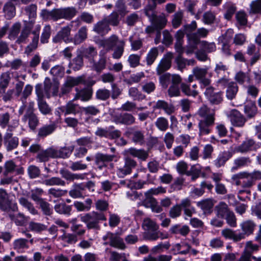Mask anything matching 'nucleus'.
<instances>
[{
  "label": "nucleus",
  "instance_id": "nucleus-1",
  "mask_svg": "<svg viewBox=\"0 0 261 261\" xmlns=\"http://www.w3.org/2000/svg\"><path fill=\"white\" fill-rule=\"evenodd\" d=\"M24 25L23 27L19 36L16 40V43L20 44L22 43L26 44L28 42L29 37L31 34H32L33 37L32 41L25 47L24 53L28 55L34 51L38 47L39 38V31L41 28L40 25L36 26L35 30L32 31L34 25V21L32 20L25 21Z\"/></svg>",
  "mask_w": 261,
  "mask_h": 261
},
{
  "label": "nucleus",
  "instance_id": "nucleus-2",
  "mask_svg": "<svg viewBox=\"0 0 261 261\" xmlns=\"http://www.w3.org/2000/svg\"><path fill=\"white\" fill-rule=\"evenodd\" d=\"M200 118L198 123V135L200 137L208 135L215 124L216 113L214 110L211 109L205 105H203L197 111Z\"/></svg>",
  "mask_w": 261,
  "mask_h": 261
},
{
  "label": "nucleus",
  "instance_id": "nucleus-3",
  "mask_svg": "<svg viewBox=\"0 0 261 261\" xmlns=\"http://www.w3.org/2000/svg\"><path fill=\"white\" fill-rule=\"evenodd\" d=\"M77 13L75 8L69 7L54 9L51 11L43 9L40 15L43 19L57 21L61 19L70 20L76 15Z\"/></svg>",
  "mask_w": 261,
  "mask_h": 261
},
{
  "label": "nucleus",
  "instance_id": "nucleus-4",
  "mask_svg": "<svg viewBox=\"0 0 261 261\" xmlns=\"http://www.w3.org/2000/svg\"><path fill=\"white\" fill-rule=\"evenodd\" d=\"M100 45L106 48L108 51L114 50L112 55V58L114 59H119L124 51L125 42L124 40L120 39L117 35L113 34L102 40Z\"/></svg>",
  "mask_w": 261,
  "mask_h": 261
},
{
  "label": "nucleus",
  "instance_id": "nucleus-5",
  "mask_svg": "<svg viewBox=\"0 0 261 261\" xmlns=\"http://www.w3.org/2000/svg\"><path fill=\"white\" fill-rule=\"evenodd\" d=\"M32 90L33 87L31 85L28 84L25 86L22 96L20 97V100L22 102V105L19 109V115H22L24 112V115L35 113V102L33 101H30L28 103L26 102V100L31 94Z\"/></svg>",
  "mask_w": 261,
  "mask_h": 261
},
{
  "label": "nucleus",
  "instance_id": "nucleus-6",
  "mask_svg": "<svg viewBox=\"0 0 261 261\" xmlns=\"http://www.w3.org/2000/svg\"><path fill=\"white\" fill-rule=\"evenodd\" d=\"M124 135L130 137L132 141L136 144L142 146L146 144V140L145 132L143 130L135 127H129L125 131Z\"/></svg>",
  "mask_w": 261,
  "mask_h": 261
},
{
  "label": "nucleus",
  "instance_id": "nucleus-7",
  "mask_svg": "<svg viewBox=\"0 0 261 261\" xmlns=\"http://www.w3.org/2000/svg\"><path fill=\"white\" fill-rule=\"evenodd\" d=\"M114 126H110L108 128L98 127L95 132L96 136L100 138H105L115 140L120 138L121 132L120 130L114 129Z\"/></svg>",
  "mask_w": 261,
  "mask_h": 261
},
{
  "label": "nucleus",
  "instance_id": "nucleus-8",
  "mask_svg": "<svg viewBox=\"0 0 261 261\" xmlns=\"http://www.w3.org/2000/svg\"><path fill=\"white\" fill-rule=\"evenodd\" d=\"M102 239L105 241V245L109 244L112 247L121 250H124L126 247L123 239L116 234L109 232Z\"/></svg>",
  "mask_w": 261,
  "mask_h": 261
},
{
  "label": "nucleus",
  "instance_id": "nucleus-9",
  "mask_svg": "<svg viewBox=\"0 0 261 261\" xmlns=\"http://www.w3.org/2000/svg\"><path fill=\"white\" fill-rule=\"evenodd\" d=\"M113 121L116 124L130 126L136 123V118L130 113H121L112 116Z\"/></svg>",
  "mask_w": 261,
  "mask_h": 261
},
{
  "label": "nucleus",
  "instance_id": "nucleus-10",
  "mask_svg": "<svg viewBox=\"0 0 261 261\" xmlns=\"http://www.w3.org/2000/svg\"><path fill=\"white\" fill-rule=\"evenodd\" d=\"M173 58V54L171 52H168L164 55L163 58L160 61L156 68L158 75L165 73L166 71L171 68Z\"/></svg>",
  "mask_w": 261,
  "mask_h": 261
},
{
  "label": "nucleus",
  "instance_id": "nucleus-11",
  "mask_svg": "<svg viewBox=\"0 0 261 261\" xmlns=\"http://www.w3.org/2000/svg\"><path fill=\"white\" fill-rule=\"evenodd\" d=\"M81 84H85L83 76H78L76 77L68 76L61 88V95H63L68 93L72 87Z\"/></svg>",
  "mask_w": 261,
  "mask_h": 261
},
{
  "label": "nucleus",
  "instance_id": "nucleus-12",
  "mask_svg": "<svg viewBox=\"0 0 261 261\" xmlns=\"http://www.w3.org/2000/svg\"><path fill=\"white\" fill-rule=\"evenodd\" d=\"M0 209L3 211H17V204L9 200L8 194L3 189H0Z\"/></svg>",
  "mask_w": 261,
  "mask_h": 261
},
{
  "label": "nucleus",
  "instance_id": "nucleus-13",
  "mask_svg": "<svg viewBox=\"0 0 261 261\" xmlns=\"http://www.w3.org/2000/svg\"><path fill=\"white\" fill-rule=\"evenodd\" d=\"M100 58L98 60L95 58L90 59L89 62V67L91 69L100 74L106 68L107 65V58L104 55H99Z\"/></svg>",
  "mask_w": 261,
  "mask_h": 261
},
{
  "label": "nucleus",
  "instance_id": "nucleus-14",
  "mask_svg": "<svg viewBox=\"0 0 261 261\" xmlns=\"http://www.w3.org/2000/svg\"><path fill=\"white\" fill-rule=\"evenodd\" d=\"M214 89L212 87H207L204 92V94L208 100L212 105H219L223 100L222 92H214Z\"/></svg>",
  "mask_w": 261,
  "mask_h": 261
},
{
  "label": "nucleus",
  "instance_id": "nucleus-15",
  "mask_svg": "<svg viewBox=\"0 0 261 261\" xmlns=\"http://www.w3.org/2000/svg\"><path fill=\"white\" fill-rule=\"evenodd\" d=\"M137 166V162L135 160L129 156L124 158V165L118 169L117 174L120 177H123L130 174L133 168Z\"/></svg>",
  "mask_w": 261,
  "mask_h": 261
},
{
  "label": "nucleus",
  "instance_id": "nucleus-16",
  "mask_svg": "<svg viewBox=\"0 0 261 261\" xmlns=\"http://www.w3.org/2000/svg\"><path fill=\"white\" fill-rule=\"evenodd\" d=\"M151 15H146L150 19L152 24L156 28V30H161L166 25L167 23V19L164 14L159 16L156 15L155 10H151Z\"/></svg>",
  "mask_w": 261,
  "mask_h": 261
},
{
  "label": "nucleus",
  "instance_id": "nucleus-17",
  "mask_svg": "<svg viewBox=\"0 0 261 261\" xmlns=\"http://www.w3.org/2000/svg\"><path fill=\"white\" fill-rule=\"evenodd\" d=\"M4 171L3 175L15 173L16 175L23 174L24 169L22 167L18 166L13 160L6 162L4 166Z\"/></svg>",
  "mask_w": 261,
  "mask_h": 261
},
{
  "label": "nucleus",
  "instance_id": "nucleus-18",
  "mask_svg": "<svg viewBox=\"0 0 261 261\" xmlns=\"http://www.w3.org/2000/svg\"><path fill=\"white\" fill-rule=\"evenodd\" d=\"M228 117L232 125L236 127H243L246 122L245 117L236 109L230 111Z\"/></svg>",
  "mask_w": 261,
  "mask_h": 261
},
{
  "label": "nucleus",
  "instance_id": "nucleus-19",
  "mask_svg": "<svg viewBox=\"0 0 261 261\" xmlns=\"http://www.w3.org/2000/svg\"><path fill=\"white\" fill-rule=\"evenodd\" d=\"M193 74L195 78L200 81L204 87L207 86L211 84V80L208 79L206 78V75L208 73L207 68H200L199 67H196L193 69Z\"/></svg>",
  "mask_w": 261,
  "mask_h": 261
},
{
  "label": "nucleus",
  "instance_id": "nucleus-20",
  "mask_svg": "<svg viewBox=\"0 0 261 261\" xmlns=\"http://www.w3.org/2000/svg\"><path fill=\"white\" fill-rule=\"evenodd\" d=\"M19 144V139L17 137H14L10 132H7L4 137V144L6 150L10 151L16 148Z\"/></svg>",
  "mask_w": 261,
  "mask_h": 261
},
{
  "label": "nucleus",
  "instance_id": "nucleus-21",
  "mask_svg": "<svg viewBox=\"0 0 261 261\" xmlns=\"http://www.w3.org/2000/svg\"><path fill=\"white\" fill-rule=\"evenodd\" d=\"M246 176V180H243L244 187H252L255 185L256 180H261V171L254 170L253 172H248L244 171Z\"/></svg>",
  "mask_w": 261,
  "mask_h": 261
},
{
  "label": "nucleus",
  "instance_id": "nucleus-22",
  "mask_svg": "<svg viewBox=\"0 0 261 261\" xmlns=\"http://www.w3.org/2000/svg\"><path fill=\"white\" fill-rule=\"evenodd\" d=\"M115 157L114 155L97 153L95 156V163L99 169H102L103 167H106L107 164L112 162Z\"/></svg>",
  "mask_w": 261,
  "mask_h": 261
},
{
  "label": "nucleus",
  "instance_id": "nucleus-23",
  "mask_svg": "<svg viewBox=\"0 0 261 261\" xmlns=\"http://www.w3.org/2000/svg\"><path fill=\"white\" fill-rule=\"evenodd\" d=\"M160 75L159 83L164 89H167L170 84L171 85L180 76L179 74L170 73H165Z\"/></svg>",
  "mask_w": 261,
  "mask_h": 261
},
{
  "label": "nucleus",
  "instance_id": "nucleus-24",
  "mask_svg": "<svg viewBox=\"0 0 261 261\" xmlns=\"http://www.w3.org/2000/svg\"><path fill=\"white\" fill-rule=\"evenodd\" d=\"M208 33L209 31L204 28L197 29L196 32L194 33V34L196 35L197 40L195 41H192V45L189 48L187 49L186 53L187 54L193 53L194 50L197 48V44L201 42L200 40V38L206 37L207 36Z\"/></svg>",
  "mask_w": 261,
  "mask_h": 261
},
{
  "label": "nucleus",
  "instance_id": "nucleus-25",
  "mask_svg": "<svg viewBox=\"0 0 261 261\" xmlns=\"http://www.w3.org/2000/svg\"><path fill=\"white\" fill-rule=\"evenodd\" d=\"M194 208L191 206L190 200L188 199H185L181 200L180 203L174 205L170 210V212H192Z\"/></svg>",
  "mask_w": 261,
  "mask_h": 261
},
{
  "label": "nucleus",
  "instance_id": "nucleus-26",
  "mask_svg": "<svg viewBox=\"0 0 261 261\" xmlns=\"http://www.w3.org/2000/svg\"><path fill=\"white\" fill-rule=\"evenodd\" d=\"M55 152L54 147H53L48 148L45 150L42 149L37 153L36 158L39 162H46L49 161L50 158H56Z\"/></svg>",
  "mask_w": 261,
  "mask_h": 261
},
{
  "label": "nucleus",
  "instance_id": "nucleus-27",
  "mask_svg": "<svg viewBox=\"0 0 261 261\" xmlns=\"http://www.w3.org/2000/svg\"><path fill=\"white\" fill-rule=\"evenodd\" d=\"M76 93L73 98V100L80 99L83 101L90 100L92 96L93 90L91 88H86L81 90L75 89Z\"/></svg>",
  "mask_w": 261,
  "mask_h": 261
},
{
  "label": "nucleus",
  "instance_id": "nucleus-28",
  "mask_svg": "<svg viewBox=\"0 0 261 261\" xmlns=\"http://www.w3.org/2000/svg\"><path fill=\"white\" fill-rule=\"evenodd\" d=\"M110 30V25L104 18L95 24L93 29V31L101 36L105 35Z\"/></svg>",
  "mask_w": 261,
  "mask_h": 261
},
{
  "label": "nucleus",
  "instance_id": "nucleus-29",
  "mask_svg": "<svg viewBox=\"0 0 261 261\" xmlns=\"http://www.w3.org/2000/svg\"><path fill=\"white\" fill-rule=\"evenodd\" d=\"M154 108L164 110L168 115H171L175 112V108L173 104L169 103L163 100H158L154 106Z\"/></svg>",
  "mask_w": 261,
  "mask_h": 261
},
{
  "label": "nucleus",
  "instance_id": "nucleus-30",
  "mask_svg": "<svg viewBox=\"0 0 261 261\" xmlns=\"http://www.w3.org/2000/svg\"><path fill=\"white\" fill-rule=\"evenodd\" d=\"M126 154L130 155L133 157L137 158L142 161H145L149 156L148 151L143 149H137L131 147L125 150Z\"/></svg>",
  "mask_w": 261,
  "mask_h": 261
},
{
  "label": "nucleus",
  "instance_id": "nucleus-31",
  "mask_svg": "<svg viewBox=\"0 0 261 261\" xmlns=\"http://www.w3.org/2000/svg\"><path fill=\"white\" fill-rule=\"evenodd\" d=\"M145 198L142 202V205L147 208H151L152 211L158 212L161 210L159 207V204L156 199L153 197H151L146 193L144 194Z\"/></svg>",
  "mask_w": 261,
  "mask_h": 261
},
{
  "label": "nucleus",
  "instance_id": "nucleus-32",
  "mask_svg": "<svg viewBox=\"0 0 261 261\" xmlns=\"http://www.w3.org/2000/svg\"><path fill=\"white\" fill-rule=\"evenodd\" d=\"M196 28L197 23L194 20L192 21L190 24L184 25L182 28L185 31L188 39L191 43L192 41H195L197 40L196 35L193 33Z\"/></svg>",
  "mask_w": 261,
  "mask_h": 261
},
{
  "label": "nucleus",
  "instance_id": "nucleus-33",
  "mask_svg": "<svg viewBox=\"0 0 261 261\" xmlns=\"http://www.w3.org/2000/svg\"><path fill=\"white\" fill-rule=\"evenodd\" d=\"M255 141L251 139H247L237 147L236 151L241 153H245L252 150L255 148Z\"/></svg>",
  "mask_w": 261,
  "mask_h": 261
},
{
  "label": "nucleus",
  "instance_id": "nucleus-34",
  "mask_svg": "<svg viewBox=\"0 0 261 261\" xmlns=\"http://www.w3.org/2000/svg\"><path fill=\"white\" fill-rule=\"evenodd\" d=\"M182 82V78L180 76L168 87L167 93L170 97L179 96L180 95L179 85Z\"/></svg>",
  "mask_w": 261,
  "mask_h": 261
},
{
  "label": "nucleus",
  "instance_id": "nucleus-35",
  "mask_svg": "<svg viewBox=\"0 0 261 261\" xmlns=\"http://www.w3.org/2000/svg\"><path fill=\"white\" fill-rule=\"evenodd\" d=\"M221 234L226 239L232 240L234 242H239L245 239L244 233H237L235 231L229 228L223 229Z\"/></svg>",
  "mask_w": 261,
  "mask_h": 261
},
{
  "label": "nucleus",
  "instance_id": "nucleus-36",
  "mask_svg": "<svg viewBox=\"0 0 261 261\" xmlns=\"http://www.w3.org/2000/svg\"><path fill=\"white\" fill-rule=\"evenodd\" d=\"M22 121L24 122H28V125L30 128L34 130L39 123V120L35 113L23 115L22 118Z\"/></svg>",
  "mask_w": 261,
  "mask_h": 261
},
{
  "label": "nucleus",
  "instance_id": "nucleus-37",
  "mask_svg": "<svg viewBox=\"0 0 261 261\" xmlns=\"http://www.w3.org/2000/svg\"><path fill=\"white\" fill-rule=\"evenodd\" d=\"M69 195L74 198H81L86 195L85 187L83 184H74L69 192Z\"/></svg>",
  "mask_w": 261,
  "mask_h": 261
},
{
  "label": "nucleus",
  "instance_id": "nucleus-38",
  "mask_svg": "<svg viewBox=\"0 0 261 261\" xmlns=\"http://www.w3.org/2000/svg\"><path fill=\"white\" fill-rule=\"evenodd\" d=\"M88 36L87 28L86 27L81 28L77 33L72 38V42L75 45H79L83 43Z\"/></svg>",
  "mask_w": 261,
  "mask_h": 261
},
{
  "label": "nucleus",
  "instance_id": "nucleus-39",
  "mask_svg": "<svg viewBox=\"0 0 261 261\" xmlns=\"http://www.w3.org/2000/svg\"><path fill=\"white\" fill-rule=\"evenodd\" d=\"M56 128L57 125L55 123L43 125L38 129L37 136L39 138H44L48 135L51 134Z\"/></svg>",
  "mask_w": 261,
  "mask_h": 261
},
{
  "label": "nucleus",
  "instance_id": "nucleus-40",
  "mask_svg": "<svg viewBox=\"0 0 261 261\" xmlns=\"http://www.w3.org/2000/svg\"><path fill=\"white\" fill-rule=\"evenodd\" d=\"M58 88L56 85H53L48 78H46L44 82V91L45 97L49 98L51 94L56 95L58 92Z\"/></svg>",
  "mask_w": 261,
  "mask_h": 261
},
{
  "label": "nucleus",
  "instance_id": "nucleus-41",
  "mask_svg": "<svg viewBox=\"0 0 261 261\" xmlns=\"http://www.w3.org/2000/svg\"><path fill=\"white\" fill-rule=\"evenodd\" d=\"M73 101V99L69 101L66 106L64 107L63 112H65V115H75L82 112V107H81L78 104L74 103Z\"/></svg>",
  "mask_w": 261,
  "mask_h": 261
},
{
  "label": "nucleus",
  "instance_id": "nucleus-42",
  "mask_svg": "<svg viewBox=\"0 0 261 261\" xmlns=\"http://www.w3.org/2000/svg\"><path fill=\"white\" fill-rule=\"evenodd\" d=\"M169 232L174 234H179L182 236H186L190 232V228L186 225L175 224L170 228Z\"/></svg>",
  "mask_w": 261,
  "mask_h": 261
},
{
  "label": "nucleus",
  "instance_id": "nucleus-43",
  "mask_svg": "<svg viewBox=\"0 0 261 261\" xmlns=\"http://www.w3.org/2000/svg\"><path fill=\"white\" fill-rule=\"evenodd\" d=\"M175 62L177 66V68L180 71H182L187 65H194L195 61L194 59L188 60L184 58L181 55H178L175 58Z\"/></svg>",
  "mask_w": 261,
  "mask_h": 261
},
{
  "label": "nucleus",
  "instance_id": "nucleus-44",
  "mask_svg": "<svg viewBox=\"0 0 261 261\" xmlns=\"http://www.w3.org/2000/svg\"><path fill=\"white\" fill-rule=\"evenodd\" d=\"M239 91V87L237 84L234 82L228 83L226 91V96L227 99L232 100L236 98Z\"/></svg>",
  "mask_w": 261,
  "mask_h": 261
},
{
  "label": "nucleus",
  "instance_id": "nucleus-45",
  "mask_svg": "<svg viewBox=\"0 0 261 261\" xmlns=\"http://www.w3.org/2000/svg\"><path fill=\"white\" fill-rule=\"evenodd\" d=\"M251 163V160L249 157H240L234 160V165L231 170L234 172L239 168L248 166Z\"/></svg>",
  "mask_w": 261,
  "mask_h": 261
},
{
  "label": "nucleus",
  "instance_id": "nucleus-46",
  "mask_svg": "<svg viewBox=\"0 0 261 261\" xmlns=\"http://www.w3.org/2000/svg\"><path fill=\"white\" fill-rule=\"evenodd\" d=\"M168 238V234L167 233L162 232L159 229L153 232H146L144 234V238L150 241H156L159 238L163 240Z\"/></svg>",
  "mask_w": 261,
  "mask_h": 261
},
{
  "label": "nucleus",
  "instance_id": "nucleus-47",
  "mask_svg": "<svg viewBox=\"0 0 261 261\" xmlns=\"http://www.w3.org/2000/svg\"><path fill=\"white\" fill-rule=\"evenodd\" d=\"M60 173L63 178L70 182L73 181L75 179L77 180L84 178L82 174L73 173L65 169H61L60 170Z\"/></svg>",
  "mask_w": 261,
  "mask_h": 261
},
{
  "label": "nucleus",
  "instance_id": "nucleus-48",
  "mask_svg": "<svg viewBox=\"0 0 261 261\" xmlns=\"http://www.w3.org/2000/svg\"><path fill=\"white\" fill-rule=\"evenodd\" d=\"M74 146L72 145L68 147H64L59 150L54 148L56 158H68L74 150Z\"/></svg>",
  "mask_w": 261,
  "mask_h": 261
},
{
  "label": "nucleus",
  "instance_id": "nucleus-49",
  "mask_svg": "<svg viewBox=\"0 0 261 261\" xmlns=\"http://www.w3.org/2000/svg\"><path fill=\"white\" fill-rule=\"evenodd\" d=\"M232 154L229 151H223L220 153L214 161L215 165L219 168L224 166L226 162L231 157Z\"/></svg>",
  "mask_w": 261,
  "mask_h": 261
},
{
  "label": "nucleus",
  "instance_id": "nucleus-50",
  "mask_svg": "<svg viewBox=\"0 0 261 261\" xmlns=\"http://www.w3.org/2000/svg\"><path fill=\"white\" fill-rule=\"evenodd\" d=\"M3 11L5 17L7 19H11L16 14L15 6L11 2H8L4 5Z\"/></svg>",
  "mask_w": 261,
  "mask_h": 261
},
{
  "label": "nucleus",
  "instance_id": "nucleus-51",
  "mask_svg": "<svg viewBox=\"0 0 261 261\" xmlns=\"http://www.w3.org/2000/svg\"><path fill=\"white\" fill-rule=\"evenodd\" d=\"M142 227L145 230L152 231V232L158 230L159 228V225L156 222L149 218H146L144 219L142 223Z\"/></svg>",
  "mask_w": 261,
  "mask_h": 261
},
{
  "label": "nucleus",
  "instance_id": "nucleus-52",
  "mask_svg": "<svg viewBox=\"0 0 261 261\" xmlns=\"http://www.w3.org/2000/svg\"><path fill=\"white\" fill-rule=\"evenodd\" d=\"M21 24L20 22H16L13 23L9 30L8 38L11 40L17 39L19 36L18 34L21 32Z\"/></svg>",
  "mask_w": 261,
  "mask_h": 261
},
{
  "label": "nucleus",
  "instance_id": "nucleus-53",
  "mask_svg": "<svg viewBox=\"0 0 261 261\" xmlns=\"http://www.w3.org/2000/svg\"><path fill=\"white\" fill-rule=\"evenodd\" d=\"M236 25L239 29L245 27L248 23L247 16L244 11H239L236 14Z\"/></svg>",
  "mask_w": 261,
  "mask_h": 261
},
{
  "label": "nucleus",
  "instance_id": "nucleus-54",
  "mask_svg": "<svg viewBox=\"0 0 261 261\" xmlns=\"http://www.w3.org/2000/svg\"><path fill=\"white\" fill-rule=\"evenodd\" d=\"M115 8L116 10L114 11L118 12L120 17H124L128 13L125 0L117 1L115 5Z\"/></svg>",
  "mask_w": 261,
  "mask_h": 261
},
{
  "label": "nucleus",
  "instance_id": "nucleus-55",
  "mask_svg": "<svg viewBox=\"0 0 261 261\" xmlns=\"http://www.w3.org/2000/svg\"><path fill=\"white\" fill-rule=\"evenodd\" d=\"M121 18L118 12L114 11L109 16L104 17L109 25H111L113 27H117L119 24Z\"/></svg>",
  "mask_w": 261,
  "mask_h": 261
},
{
  "label": "nucleus",
  "instance_id": "nucleus-56",
  "mask_svg": "<svg viewBox=\"0 0 261 261\" xmlns=\"http://www.w3.org/2000/svg\"><path fill=\"white\" fill-rule=\"evenodd\" d=\"M248 13L250 15H260L261 0L252 1L249 5Z\"/></svg>",
  "mask_w": 261,
  "mask_h": 261
},
{
  "label": "nucleus",
  "instance_id": "nucleus-57",
  "mask_svg": "<svg viewBox=\"0 0 261 261\" xmlns=\"http://www.w3.org/2000/svg\"><path fill=\"white\" fill-rule=\"evenodd\" d=\"M12 74V73L10 71L3 72L1 74L0 76V89L5 91L10 83Z\"/></svg>",
  "mask_w": 261,
  "mask_h": 261
},
{
  "label": "nucleus",
  "instance_id": "nucleus-58",
  "mask_svg": "<svg viewBox=\"0 0 261 261\" xmlns=\"http://www.w3.org/2000/svg\"><path fill=\"white\" fill-rule=\"evenodd\" d=\"M72 28V25H67L62 28L58 32L59 35L63 39V40L66 43L72 42V38H70V32Z\"/></svg>",
  "mask_w": 261,
  "mask_h": 261
},
{
  "label": "nucleus",
  "instance_id": "nucleus-59",
  "mask_svg": "<svg viewBox=\"0 0 261 261\" xmlns=\"http://www.w3.org/2000/svg\"><path fill=\"white\" fill-rule=\"evenodd\" d=\"M84 57L88 59V62L90 59H94L97 55V51L96 47L93 46H89L87 48H85L81 52Z\"/></svg>",
  "mask_w": 261,
  "mask_h": 261
},
{
  "label": "nucleus",
  "instance_id": "nucleus-60",
  "mask_svg": "<svg viewBox=\"0 0 261 261\" xmlns=\"http://www.w3.org/2000/svg\"><path fill=\"white\" fill-rule=\"evenodd\" d=\"M159 53V51L156 47H152L149 50L146 57V64L148 66H151L154 63Z\"/></svg>",
  "mask_w": 261,
  "mask_h": 261
},
{
  "label": "nucleus",
  "instance_id": "nucleus-61",
  "mask_svg": "<svg viewBox=\"0 0 261 261\" xmlns=\"http://www.w3.org/2000/svg\"><path fill=\"white\" fill-rule=\"evenodd\" d=\"M215 201L212 198H206L197 203V205L204 211H210L214 206Z\"/></svg>",
  "mask_w": 261,
  "mask_h": 261
},
{
  "label": "nucleus",
  "instance_id": "nucleus-62",
  "mask_svg": "<svg viewBox=\"0 0 261 261\" xmlns=\"http://www.w3.org/2000/svg\"><path fill=\"white\" fill-rule=\"evenodd\" d=\"M43 183L48 186H65L66 185L65 181L59 177H52L50 178L45 179Z\"/></svg>",
  "mask_w": 261,
  "mask_h": 261
},
{
  "label": "nucleus",
  "instance_id": "nucleus-63",
  "mask_svg": "<svg viewBox=\"0 0 261 261\" xmlns=\"http://www.w3.org/2000/svg\"><path fill=\"white\" fill-rule=\"evenodd\" d=\"M202 167L199 165H193L190 171L186 173V175L191 176V179L193 181L195 180L199 176L201 173Z\"/></svg>",
  "mask_w": 261,
  "mask_h": 261
},
{
  "label": "nucleus",
  "instance_id": "nucleus-64",
  "mask_svg": "<svg viewBox=\"0 0 261 261\" xmlns=\"http://www.w3.org/2000/svg\"><path fill=\"white\" fill-rule=\"evenodd\" d=\"M154 124L156 128L162 132L166 131L169 127L168 120L164 117L158 118Z\"/></svg>",
  "mask_w": 261,
  "mask_h": 261
}]
</instances>
